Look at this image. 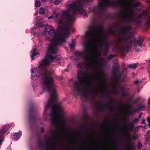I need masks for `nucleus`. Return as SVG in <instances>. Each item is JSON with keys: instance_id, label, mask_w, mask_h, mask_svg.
<instances>
[{"instance_id": "nucleus-1", "label": "nucleus", "mask_w": 150, "mask_h": 150, "mask_svg": "<svg viewBox=\"0 0 150 150\" xmlns=\"http://www.w3.org/2000/svg\"><path fill=\"white\" fill-rule=\"evenodd\" d=\"M60 58L58 56H53L50 55L48 57L42 59L40 63L39 67L32 68L31 69V75L34 78H39L42 76L44 91L49 92L51 99H49L46 106L45 107V111L47 112L50 107L51 108L52 113L50 115L53 118L51 120V124L57 126L64 123V118H61L60 116L62 112L60 103L57 101V96L56 90L53 84V79L50 76H48L47 66L50 64V61H59Z\"/></svg>"}, {"instance_id": "nucleus-2", "label": "nucleus", "mask_w": 150, "mask_h": 150, "mask_svg": "<svg viewBox=\"0 0 150 150\" xmlns=\"http://www.w3.org/2000/svg\"><path fill=\"white\" fill-rule=\"evenodd\" d=\"M81 0L76 1H73L69 5V8L71 9L73 14H71L67 10L63 11L62 14L59 16L58 13H56V16L58 17V22L61 25L60 30L64 31L67 35L70 34V31L73 30L72 25L74 20L75 15L76 12H81V14L87 17L86 12L83 11V4L84 3Z\"/></svg>"}, {"instance_id": "nucleus-3", "label": "nucleus", "mask_w": 150, "mask_h": 150, "mask_svg": "<svg viewBox=\"0 0 150 150\" xmlns=\"http://www.w3.org/2000/svg\"><path fill=\"white\" fill-rule=\"evenodd\" d=\"M144 42V39L141 38L137 40H136L135 37L132 35L124 37H120L116 40L117 44L115 48V51L119 49L122 52H128L129 49L134 44V47L136 50V52H138L139 50L137 48L138 46L141 48L142 44Z\"/></svg>"}, {"instance_id": "nucleus-4", "label": "nucleus", "mask_w": 150, "mask_h": 150, "mask_svg": "<svg viewBox=\"0 0 150 150\" xmlns=\"http://www.w3.org/2000/svg\"><path fill=\"white\" fill-rule=\"evenodd\" d=\"M77 77L79 80L75 81L73 84L74 95L76 98L81 96L87 98L89 96L93 94V92H90V93L87 92L88 84L86 88L84 86V84L87 83L86 73L83 70H79L78 72Z\"/></svg>"}, {"instance_id": "nucleus-5", "label": "nucleus", "mask_w": 150, "mask_h": 150, "mask_svg": "<svg viewBox=\"0 0 150 150\" xmlns=\"http://www.w3.org/2000/svg\"><path fill=\"white\" fill-rule=\"evenodd\" d=\"M45 30L46 33L48 34L52 38L53 42L49 45L48 52L50 54H56L59 50L57 46H61L63 43L65 42V38L66 36L61 35L57 31L55 32L52 27L50 25H47L45 28Z\"/></svg>"}, {"instance_id": "nucleus-6", "label": "nucleus", "mask_w": 150, "mask_h": 150, "mask_svg": "<svg viewBox=\"0 0 150 150\" xmlns=\"http://www.w3.org/2000/svg\"><path fill=\"white\" fill-rule=\"evenodd\" d=\"M134 14L133 10L129 8L125 15L124 20L127 22L133 23L136 25H138L142 23V20L146 18L145 25L146 27H150V16L146 10H143L137 18H134Z\"/></svg>"}, {"instance_id": "nucleus-7", "label": "nucleus", "mask_w": 150, "mask_h": 150, "mask_svg": "<svg viewBox=\"0 0 150 150\" xmlns=\"http://www.w3.org/2000/svg\"><path fill=\"white\" fill-rule=\"evenodd\" d=\"M48 133L51 136L47 137V143H45L42 141L39 140L37 144V146L41 150H55V147L57 143V137L60 136L61 133L52 129H50Z\"/></svg>"}, {"instance_id": "nucleus-8", "label": "nucleus", "mask_w": 150, "mask_h": 150, "mask_svg": "<svg viewBox=\"0 0 150 150\" xmlns=\"http://www.w3.org/2000/svg\"><path fill=\"white\" fill-rule=\"evenodd\" d=\"M92 25L94 28L93 30H89L85 32V35L86 38L91 41L95 37L98 36L99 45L101 48H102L103 46L110 45L105 39L100 35V33L102 31L103 27L97 24H93Z\"/></svg>"}, {"instance_id": "nucleus-9", "label": "nucleus", "mask_w": 150, "mask_h": 150, "mask_svg": "<svg viewBox=\"0 0 150 150\" xmlns=\"http://www.w3.org/2000/svg\"><path fill=\"white\" fill-rule=\"evenodd\" d=\"M84 50L83 52L76 51L74 53L75 55L78 58L75 59L77 60L79 58L82 56L86 61L89 62L92 59L93 57L90 54L92 53V47L91 42H88L84 45Z\"/></svg>"}, {"instance_id": "nucleus-10", "label": "nucleus", "mask_w": 150, "mask_h": 150, "mask_svg": "<svg viewBox=\"0 0 150 150\" xmlns=\"http://www.w3.org/2000/svg\"><path fill=\"white\" fill-rule=\"evenodd\" d=\"M98 5L102 13H103L106 8L115 7L117 6V4L114 1H110V0H101L99 2Z\"/></svg>"}, {"instance_id": "nucleus-11", "label": "nucleus", "mask_w": 150, "mask_h": 150, "mask_svg": "<svg viewBox=\"0 0 150 150\" xmlns=\"http://www.w3.org/2000/svg\"><path fill=\"white\" fill-rule=\"evenodd\" d=\"M36 110L33 106L31 105L29 110L28 120L30 122H35L36 120Z\"/></svg>"}, {"instance_id": "nucleus-12", "label": "nucleus", "mask_w": 150, "mask_h": 150, "mask_svg": "<svg viewBox=\"0 0 150 150\" xmlns=\"http://www.w3.org/2000/svg\"><path fill=\"white\" fill-rule=\"evenodd\" d=\"M11 126V125H6L4 126L2 129H0V145H1L3 142L4 140L2 138L4 136V134L6 133Z\"/></svg>"}, {"instance_id": "nucleus-13", "label": "nucleus", "mask_w": 150, "mask_h": 150, "mask_svg": "<svg viewBox=\"0 0 150 150\" xmlns=\"http://www.w3.org/2000/svg\"><path fill=\"white\" fill-rule=\"evenodd\" d=\"M121 32L123 35H126L130 33L132 31V28L131 26H126L125 29L123 27L121 28Z\"/></svg>"}, {"instance_id": "nucleus-14", "label": "nucleus", "mask_w": 150, "mask_h": 150, "mask_svg": "<svg viewBox=\"0 0 150 150\" xmlns=\"http://www.w3.org/2000/svg\"><path fill=\"white\" fill-rule=\"evenodd\" d=\"M145 107V106L143 104H140L139 105V107L137 109H132V110H129L127 114V115H130L131 114H134L138 110H141L143 109Z\"/></svg>"}, {"instance_id": "nucleus-15", "label": "nucleus", "mask_w": 150, "mask_h": 150, "mask_svg": "<svg viewBox=\"0 0 150 150\" xmlns=\"http://www.w3.org/2000/svg\"><path fill=\"white\" fill-rule=\"evenodd\" d=\"M105 107H108L109 109L112 111H113L115 108V107L113 105L109 102H107L105 105H103L101 103V107L102 108H104Z\"/></svg>"}, {"instance_id": "nucleus-16", "label": "nucleus", "mask_w": 150, "mask_h": 150, "mask_svg": "<svg viewBox=\"0 0 150 150\" xmlns=\"http://www.w3.org/2000/svg\"><path fill=\"white\" fill-rule=\"evenodd\" d=\"M102 74L101 73L98 72L96 75L93 77V79L96 81L101 82L102 80Z\"/></svg>"}, {"instance_id": "nucleus-17", "label": "nucleus", "mask_w": 150, "mask_h": 150, "mask_svg": "<svg viewBox=\"0 0 150 150\" xmlns=\"http://www.w3.org/2000/svg\"><path fill=\"white\" fill-rule=\"evenodd\" d=\"M35 48H34L32 50L31 57L32 59H34V58H36L37 57V55L39 54L38 52L36 51Z\"/></svg>"}, {"instance_id": "nucleus-18", "label": "nucleus", "mask_w": 150, "mask_h": 150, "mask_svg": "<svg viewBox=\"0 0 150 150\" xmlns=\"http://www.w3.org/2000/svg\"><path fill=\"white\" fill-rule=\"evenodd\" d=\"M92 53H92L91 54H90V55L93 57V58L92 59H91V60H90L89 61H91L94 58V59H95L96 61L97 62V59L98 58L100 57L101 55V53L99 51H97L96 52V54L93 56L91 55V54Z\"/></svg>"}, {"instance_id": "nucleus-19", "label": "nucleus", "mask_w": 150, "mask_h": 150, "mask_svg": "<svg viewBox=\"0 0 150 150\" xmlns=\"http://www.w3.org/2000/svg\"><path fill=\"white\" fill-rule=\"evenodd\" d=\"M21 133V132L19 131L18 133H15L14 135H12V138L14 140L17 141L19 138Z\"/></svg>"}, {"instance_id": "nucleus-20", "label": "nucleus", "mask_w": 150, "mask_h": 150, "mask_svg": "<svg viewBox=\"0 0 150 150\" xmlns=\"http://www.w3.org/2000/svg\"><path fill=\"white\" fill-rule=\"evenodd\" d=\"M121 91L122 95L124 97L127 96L128 93H129V90L128 89L124 88H121Z\"/></svg>"}, {"instance_id": "nucleus-21", "label": "nucleus", "mask_w": 150, "mask_h": 150, "mask_svg": "<svg viewBox=\"0 0 150 150\" xmlns=\"http://www.w3.org/2000/svg\"><path fill=\"white\" fill-rule=\"evenodd\" d=\"M120 67L119 66H115L114 69L113 71V74L114 77H117V75L118 74Z\"/></svg>"}, {"instance_id": "nucleus-22", "label": "nucleus", "mask_w": 150, "mask_h": 150, "mask_svg": "<svg viewBox=\"0 0 150 150\" xmlns=\"http://www.w3.org/2000/svg\"><path fill=\"white\" fill-rule=\"evenodd\" d=\"M110 45L105 46V49L103 50V53L105 55H107L109 52Z\"/></svg>"}, {"instance_id": "nucleus-23", "label": "nucleus", "mask_w": 150, "mask_h": 150, "mask_svg": "<svg viewBox=\"0 0 150 150\" xmlns=\"http://www.w3.org/2000/svg\"><path fill=\"white\" fill-rule=\"evenodd\" d=\"M129 128H128V130L130 131H131L132 130V129L134 127V124L133 122H131L129 123Z\"/></svg>"}, {"instance_id": "nucleus-24", "label": "nucleus", "mask_w": 150, "mask_h": 150, "mask_svg": "<svg viewBox=\"0 0 150 150\" xmlns=\"http://www.w3.org/2000/svg\"><path fill=\"white\" fill-rule=\"evenodd\" d=\"M137 64L136 63L130 64L128 66V67L131 69H135L136 68Z\"/></svg>"}, {"instance_id": "nucleus-25", "label": "nucleus", "mask_w": 150, "mask_h": 150, "mask_svg": "<svg viewBox=\"0 0 150 150\" xmlns=\"http://www.w3.org/2000/svg\"><path fill=\"white\" fill-rule=\"evenodd\" d=\"M150 131H148L146 134V140L147 141H149V140L150 138Z\"/></svg>"}, {"instance_id": "nucleus-26", "label": "nucleus", "mask_w": 150, "mask_h": 150, "mask_svg": "<svg viewBox=\"0 0 150 150\" xmlns=\"http://www.w3.org/2000/svg\"><path fill=\"white\" fill-rule=\"evenodd\" d=\"M140 127V126H136L135 127H134V128L132 129V130L131 131H134L135 132H137L139 130V128Z\"/></svg>"}, {"instance_id": "nucleus-27", "label": "nucleus", "mask_w": 150, "mask_h": 150, "mask_svg": "<svg viewBox=\"0 0 150 150\" xmlns=\"http://www.w3.org/2000/svg\"><path fill=\"white\" fill-rule=\"evenodd\" d=\"M74 40H72V42L71 44H70L71 48L72 49H73L75 47V43L74 42Z\"/></svg>"}, {"instance_id": "nucleus-28", "label": "nucleus", "mask_w": 150, "mask_h": 150, "mask_svg": "<svg viewBox=\"0 0 150 150\" xmlns=\"http://www.w3.org/2000/svg\"><path fill=\"white\" fill-rule=\"evenodd\" d=\"M80 127L81 128L85 130H86L88 129L86 127L85 125L84 124H83L81 125L80 126Z\"/></svg>"}, {"instance_id": "nucleus-29", "label": "nucleus", "mask_w": 150, "mask_h": 150, "mask_svg": "<svg viewBox=\"0 0 150 150\" xmlns=\"http://www.w3.org/2000/svg\"><path fill=\"white\" fill-rule=\"evenodd\" d=\"M45 11L44 9L42 8H41L40 9L39 13L40 14H44Z\"/></svg>"}, {"instance_id": "nucleus-30", "label": "nucleus", "mask_w": 150, "mask_h": 150, "mask_svg": "<svg viewBox=\"0 0 150 150\" xmlns=\"http://www.w3.org/2000/svg\"><path fill=\"white\" fill-rule=\"evenodd\" d=\"M126 106H127V108L129 110L128 111V112L126 114V115L127 116H129V115H127V113H128L129 111V110H131V109L132 108V106H131V105H130V103H128V104H127V105Z\"/></svg>"}, {"instance_id": "nucleus-31", "label": "nucleus", "mask_w": 150, "mask_h": 150, "mask_svg": "<svg viewBox=\"0 0 150 150\" xmlns=\"http://www.w3.org/2000/svg\"><path fill=\"white\" fill-rule=\"evenodd\" d=\"M35 6L37 7H40L41 5L40 2L39 1H37L35 2Z\"/></svg>"}, {"instance_id": "nucleus-32", "label": "nucleus", "mask_w": 150, "mask_h": 150, "mask_svg": "<svg viewBox=\"0 0 150 150\" xmlns=\"http://www.w3.org/2000/svg\"><path fill=\"white\" fill-rule=\"evenodd\" d=\"M115 54H110L109 55L108 59V60H110L112 58L115 57Z\"/></svg>"}, {"instance_id": "nucleus-33", "label": "nucleus", "mask_w": 150, "mask_h": 150, "mask_svg": "<svg viewBox=\"0 0 150 150\" xmlns=\"http://www.w3.org/2000/svg\"><path fill=\"white\" fill-rule=\"evenodd\" d=\"M116 80H118V79H121L122 77V75L118 74L117 75V77H114Z\"/></svg>"}, {"instance_id": "nucleus-34", "label": "nucleus", "mask_w": 150, "mask_h": 150, "mask_svg": "<svg viewBox=\"0 0 150 150\" xmlns=\"http://www.w3.org/2000/svg\"><path fill=\"white\" fill-rule=\"evenodd\" d=\"M142 146V144L139 142L138 143V144L137 146V147L139 149H141Z\"/></svg>"}, {"instance_id": "nucleus-35", "label": "nucleus", "mask_w": 150, "mask_h": 150, "mask_svg": "<svg viewBox=\"0 0 150 150\" xmlns=\"http://www.w3.org/2000/svg\"><path fill=\"white\" fill-rule=\"evenodd\" d=\"M106 92L107 93V94L106 95V98L108 100H110L111 99V98L110 96L109 95L108 92L106 91V90H105Z\"/></svg>"}, {"instance_id": "nucleus-36", "label": "nucleus", "mask_w": 150, "mask_h": 150, "mask_svg": "<svg viewBox=\"0 0 150 150\" xmlns=\"http://www.w3.org/2000/svg\"><path fill=\"white\" fill-rule=\"evenodd\" d=\"M109 32L111 35H113L114 34L115 31L114 29L110 28L109 29Z\"/></svg>"}, {"instance_id": "nucleus-37", "label": "nucleus", "mask_w": 150, "mask_h": 150, "mask_svg": "<svg viewBox=\"0 0 150 150\" xmlns=\"http://www.w3.org/2000/svg\"><path fill=\"white\" fill-rule=\"evenodd\" d=\"M98 7H93V8H92V9H91V10L93 11V13L94 14L96 13Z\"/></svg>"}, {"instance_id": "nucleus-38", "label": "nucleus", "mask_w": 150, "mask_h": 150, "mask_svg": "<svg viewBox=\"0 0 150 150\" xmlns=\"http://www.w3.org/2000/svg\"><path fill=\"white\" fill-rule=\"evenodd\" d=\"M139 121V118H136L134 120H133V121L132 122H133V123L134 124V123H137V122H138Z\"/></svg>"}, {"instance_id": "nucleus-39", "label": "nucleus", "mask_w": 150, "mask_h": 150, "mask_svg": "<svg viewBox=\"0 0 150 150\" xmlns=\"http://www.w3.org/2000/svg\"><path fill=\"white\" fill-rule=\"evenodd\" d=\"M98 85L99 86L101 87L102 88H104L105 87V84L104 83H100L98 84Z\"/></svg>"}, {"instance_id": "nucleus-40", "label": "nucleus", "mask_w": 150, "mask_h": 150, "mask_svg": "<svg viewBox=\"0 0 150 150\" xmlns=\"http://www.w3.org/2000/svg\"><path fill=\"white\" fill-rule=\"evenodd\" d=\"M61 1L58 0H56L54 2V4L56 5H58L60 3Z\"/></svg>"}, {"instance_id": "nucleus-41", "label": "nucleus", "mask_w": 150, "mask_h": 150, "mask_svg": "<svg viewBox=\"0 0 150 150\" xmlns=\"http://www.w3.org/2000/svg\"><path fill=\"white\" fill-rule=\"evenodd\" d=\"M127 71V69L126 68H124L122 69V74H123L125 71Z\"/></svg>"}, {"instance_id": "nucleus-42", "label": "nucleus", "mask_w": 150, "mask_h": 150, "mask_svg": "<svg viewBox=\"0 0 150 150\" xmlns=\"http://www.w3.org/2000/svg\"><path fill=\"white\" fill-rule=\"evenodd\" d=\"M40 130H41V132L42 133H43L44 132L45 130H44V128L43 127H41L40 128Z\"/></svg>"}, {"instance_id": "nucleus-43", "label": "nucleus", "mask_w": 150, "mask_h": 150, "mask_svg": "<svg viewBox=\"0 0 150 150\" xmlns=\"http://www.w3.org/2000/svg\"><path fill=\"white\" fill-rule=\"evenodd\" d=\"M81 0L83 2H91V0Z\"/></svg>"}, {"instance_id": "nucleus-44", "label": "nucleus", "mask_w": 150, "mask_h": 150, "mask_svg": "<svg viewBox=\"0 0 150 150\" xmlns=\"http://www.w3.org/2000/svg\"><path fill=\"white\" fill-rule=\"evenodd\" d=\"M69 144L71 145H75L76 144L75 142L74 141L70 142Z\"/></svg>"}, {"instance_id": "nucleus-45", "label": "nucleus", "mask_w": 150, "mask_h": 150, "mask_svg": "<svg viewBox=\"0 0 150 150\" xmlns=\"http://www.w3.org/2000/svg\"><path fill=\"white\" fill-rule=\"evenodd\" d=\"M134 83L135 84H138L139 83V80H137L134 81Z\"/></svg>"}, {"instance_id": "nucleus-46", "label": "nucleus", "mask_w": 150, "mask_h": 150, "mask_svg": "<svg viewBox=\"0 0 150 150\" xmlns=\"http://www.w3.org/2000/svg\"><path fill=\"white\" fill-rule=\"evenodd\" d=\"M137 137L136 135H135L132 137V139L135 140L137 139Z\"/></svg>"}, {"instance_id": "nucleus-47", "label": "nucleus", "mask_w": 150, "mask_h": 150, "mask_svg": "<svg viewBox=\"0 0 150 150\" xmlns=\"http://www.w3.org/2000/svg\"><path fill=\"white\" fill-rule=\"evenodd\" d=\"M147 121L148 122L149 124L150 123V117H148Z\"/></svg>"}, {"instance_id": "nucleus-48", "label": "nucleus", "mask_w": 150, "mask_h": 150, "mask_svg": "<svg viewBox=\"0 0 150 150\" xmlns=\"http://www.w3.org/2000/svg\"><path fill=\"white\" fill-rule=\"evenodd\" d=\"M36 29V28H33L30 30V32H33L34 31V30Z\"/></svg>"}, {"instance_id": "nucleus-49", "label": "nucleus", "mask_w": 150, "mask_h": 150, "mask_svg": "<svg viewBox=\"0 0 150 150\" xmlns=\"http://www.w3.org/2000/svg\"><path fill=\"white\" fill-rule=\"evenodd\" d=\"M142 114L141 113H140L139 115L138 116V117L139 119H140L141 118Z\"/></svg>"}, {"instance_id": "nucleus-50", "label": "nucleus", "mask_w": 150, "mask_h": 150, "mask_svg": "<svg viewBox=\"0 0 150 150\" xmlns=\"http://www.w3.org/2000/svg\"><path fill=\"white\" fill-rule=\"evenodd\" d=\"M148 104L149 105H150V97L148 99Z\"/></svg>"}, {"instance_id": "nucleus-51", "label": "nucleus", "mask_w": 150, "mask_h": 150, "mask_svg": "<svg viewBox=\"0 0 150 150\" xmlns=\"http://www.w3.org/2000/svg\"><path fill=\"white\" fill-rule=\"evenodd\" d=\"M69 66V65H68L67 66V69H65V71H68V66Z\"/></svg>"}, {"instance_id": "nucleus-52", "label": "nucleus", "mask_w": 150, "mask_h": 150, "mask_svg": "<svg viewBox=\"0 0 150 150\" xmlns=\"http://www.w3.org/2000/svg\"><path fill=\"white\" fill-rule=\"evenodd\" d=\"M52 18H53V17L52 16H50L48 17V18L49 19H51Z\"/></svg>"}, {"instance_id": "nucleus-53", "label": "nucleus", "mask_w": 150, "mask_h": 150, "mask_svg": "<svg viewBox=\"0 0 150 150\" xmlns=\"http://www.w3.org/2000/svg\"><path fill=\"white\" fill-rule=\"evenodd\" d=\"M110 35H111V34H110V32H109L107 34V35L108 36H109Z\"/></svg>"}, {"instance_id": "nucleus-54", "label": "nucleus", "mask_w": 150, "mask_h": 150, "mask_svg": "<svg viewBox=\"0 0 150 150\" xmlns=\"http://www.w3.org/2000/svg\"><path fill=\"white\" fill-rule=\"evenodd\" d=\"M106 126V124H104L102 126V127H105Z\"/></svg>"}, {"instance_id": "nucleus-55", "label": "nucleus", "mask_w": 150, "mask_h": 150, "mask_svg": "<svg viewBox=\"0 0 150 150\" xmlns=\"http://www.w3.org/2000/svg\"><path fill=\"white\" fill-rule=\"evenodd\" d=\"M78 135L79 136H81L82 135V134L81 133H79L78 134Z\"/></svg>"}, {"instance_id": "nucleus-56", "label": "nucleus", "mask_w": 150, "mask_h": 150, "mask_svg": "<svg viewBox=\"0 0 150 150\" xmlns=\"http://www.w3.org/2000/svg\"><path fill=\"white\" fill-rule=\"evenodd\" d=\"M132 102L133 103H136V102H135V100H132Z\"/></svg>"}, {"instance_id": "nucleus-57", "label": "nucleus", "mask_w": 150, "mask_h": 150, "mask_svg": "<svg viewBox=\"0 0 150 150\" xmlns=\"http://www.w3.org/2000/svg\"><path fill=\"white\" fill-rule=\"evenodd\" d=\"M47 0H42V2H45Z\"/></svg>"}, {"instance_id": "nucleus-58", "label": "nucleus", "mask_w": 150, "mask_h": 150, "mask_svg": "<svg viewBox=\"0 0 150 150\" xmlns=\"http://www.w3.org/2000/svg\"><path fill=\"white\" fill-rule=\"evenodd\" d=\"M114 146H115V149H118V150H119V149L118 148V147H116L114 145Z\"/></svg>"}, {"instance_id": "nucleus-59", "label": "nucleus", "mask_w": 150, "mask_h": 150, "mask_svg": "<svg viewBox=\"0 0 150 150\" xmlns=\"http://www.w3.org/2000/svg\"><path fill=\"white\" fill-rule=\"evenodd\" d=\"M144 122H145V120H143L142 121V123H144Z\"/></svg>"}, {"instance_id": "nucleus-60", "label": "nucleus", "mask_w": 150, "mask_h": 150, "mask_svg": "<svg viewBox=\"0 0 150 150\" xmlns=\"http://www.w3.org/2000/svg\"><path fill=\"white\" fill-rule=\"evenodd\" d=\"M117 93H118V92H117V91L116 90L115 91V94H117Z\"/></svg>"}, {"instance_id": "nucleus-61", "label": "nucleus", "mask_w": 150, "mask_h": 150, "mask_svg": "<svg viewBox=\"0 0 150 150\" xmlns=\"http://www.w3.org/2000/svg\"><path fill=\"white\" fill-rule=\"evenodd\" d=\"M63 130L64 131H66V129L65 128H63Z\"/></svg>"}, {"instance_id": "nucleus-62", "label": "nucleus", "mask_w": 150, "mask_h": 150, "mask_svg": "<svg viewBox=\"0 0 150 150\" xmlns=\"http://www.w3.org/2000/svg\"><path fill=\"white\" fill-rule=\"evenodd\" d=\"M44 135L45 137H47V134H45Z\"/></svg>"}, {"instance_id": "nucleus-63", "label": "nucleus", "mask_w": 150, "mask_h": 150, "mask_svg": "<svg viewBox=\"0 0 150 150\" xmlns=\"http://www.w3.org/2000/svg\"><path fill=\"white\" fill-rule=\"evenodd\" d=\"M131 146L133 147H134V145L133 144H131Z\"/></svg>"}, {"instance_id": "nucleus-64", "label": "nucleus", "mask_w": 150, "mask_h": 150, "mask_svg": "<svg viewBox=\"0 0 150 150\" xmlns=\"http://www.w3.org/2000/svg\"><path fill=\"white\" fill-rule=\"evenodd\" d=\"M148 125L149 126V128H150V123H149L148 124Z\"/></svg>"}]
</instances>
